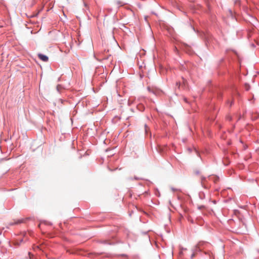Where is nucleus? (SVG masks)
Here are the masks:
<instances>
[{"label":"nucleus","instance_id":"obj_1","mask_svg":"<svg viewBox=\"0 0 259 259\" xmlns=\"http://www.w3.org/2000/svg\"><path fill=\"white\" fill-rule=\"evenodd\" d=\"M38 57L41 60L44 62L48 61L49 59L48 57L47 56L41 54H38Z\"/></svg>","mask_w":259,"mask_h":259},{"label":"nucleus","instance_id":"obj_2","mask_svg":"<svg viewBox=\"0 0 259 259\" xmlns=\"http://www.w3.org/2000/svg\"><path fill=\"white\" fill-rule=\"evenodd\" d=\"M209 179L210 180H211V181H213L214 183H217V182L219 181V178L217 177V176H212V177H210L209 178Z\"/></svg>","mask_w":259,"mask_h":259},{"label":"nucleus","instance_id":"obj_3","mask_svg":"<svg viewBox=\"0 0 259 259\" xmlns=\"http://www.w3.org/2000/svg\"><path fill=\"white\" fill-rule=\"evenodd\" d=\"M176 85H177V86H178V87L179 88V87H180V82H177Z\"/></svg>","mask_w":259,"mask_h":259},{"label":"nucleus","instance_id":"obj_4","mask_svg":"<svg viewBox=\"0 0 259 259\" xmlns=\"http://www.w3.org/2000/svg\"><path fill=\"white\" fill-rule=\"evenodd\" d=\"M179 253H180V255H182L183 253V250H181Z\"/></svg>","mask_w":259,"mask_h":259},{"label":"nucleus","instance_id":"obj_5","mask_svg":"<svg viewBox=\"0 0 259 259\" xmlns=\"http://www.w3.org/2000/svg\"><path fill=\"white\" fill-rule=\"evenodd\" d=\"M181 250H183H183H186V248H181Z\"/></svg>","mask_w":259,"mask_h":259},{"label":"nucleus","instance_id":"obj_6","mask_svg":"<svg viewBox=\"0 0 259 259\" xmlns=\"http://www.w3.org/2000/svg\"><path fill=\"white\" fill-rule=\"evenodd\" d=\"M184 101H185V102H187V99H186V98H185L184 99Z\"/></svg>","mask_w":259,"mask_h":259},{"label":"nucleus","instance_id":"obj_7","mask_svg":"<svg viewBox=\"0 0 259 259\" xmlns=\"http://www.w3.org/2000/svg\"><path fill=\"white\" fill-rule=\"evenodd\" d=\"M145 128H146V132H147V125H145Z\"/></svg>","mask_w":259,"mask_h":259}]
</instances>
